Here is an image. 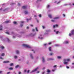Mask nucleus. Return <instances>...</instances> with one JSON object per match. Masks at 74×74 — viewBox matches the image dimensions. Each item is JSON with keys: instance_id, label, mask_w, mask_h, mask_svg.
Listing matches in <instances>:
<instances>
[{"instance_id": "obj_24", "label": "nucleus", "mask_w": 74, "mask_h": 74, "mask_svg": "<svg viewBox=\"0 0 74 74\" xmlns=\"http://www.w3.org/2000/svg\"><path fill=\"white\" fill-rule=\"evenodd\" d=\"M35 29H36V32H38V29H37V27H36Z\"/></svg>"}, {"instance_id": "obj_40", "label": "nucleus", "mask_w": 74, "mask_h": 74, "mask_svg": "<svg viewBox=\"0 0 74 74\" xmlns=\"http://www.w3.org/2000/svg\"><path fill=\"white\" fill-rule=\"evenodd\" d=\"M13 23H14V24H16V23H17L16 22H15V21Z\"/></svg>"}, {"instance_id": "obj_50", "label": "nucleus", "mask_w": 74, "mask_h": 74, "mask_svg": "<svg viewBox=\"0 0 74 74\" xmlns=\"http://www.w3.org/2000/svg\"><path fill=\"white\" fill-rule=\"evenodd\" d=\"M27 29H29V27H27Z\"/></svg>"}, {"instance_id": "obj_3", "label": "nucleus", "mask_w": 74, "mask_h": 74, "mask_svg": "<svg viewBox=\"0 0 74 74\" xmlns=\"http://www.w3.org/2000/svg\"><path fill=\"white\" fill-rule=\"evenodd\" d=\"M23 47L27 48H31L30 46L24 44L23 45Z\"/></svg>"}, {"instance_id": "obj_46", "label": "nucleus", "mask_w": 74, "mask_h": 74, "mask_svg": "<svg viewBox=\"0 0 74 74\" xmlns=\"http://www.w3.org/2000/svg\"><path fill=\"white\" fill-rule=\"evenodd\" d=\"M29 71H30L29 70H28L27 71V73H29Z\"/></svg>"}, {"instance_id": "obj_9", "label": "nucleus", "mask_w": 74, "mask_h": 74, "mask_svg": "<svg viewBox=\"0 0 74 74\" xmlns=\"http://www.w3.org/2000/svg\"><path fill=\"white\" fill-rule=\"evenodd\" d=\"M42 61L43 62H45V59H44V57H42Z\"/></svg>"}, {"instance_id": "obj_44", "label": "nucleus", "mask_w": 74, "mask_h": 74, "mask_svg": "<svg viewBox=\"0 0 74 74\" xmlns=\"http://www.w3.org/2000/svg\"><path fill=\"white\" fill-rule=\"evenodd\" d=\"M53 54H52V53H51L50 54V55H51H51H52Z\"/></svg>"}, {"instance_id": "obj_17", "label": "nucleus", "mask_w": 74, "mask_h": 74, "mask_svg": "<svg viewBox=\"0 0 74 74\" xmlns=\"http://www.w3.org/2000/svg\"><path fill=\"white\" fill-rule=\"evenodd\" d=\"M52 60V59L50 58H48L47 59V60H48V61L51 60Z\"/></svg>"}, {"instance_id": "obj_33", "label": "nucleus", "mask_w": 74, "mask_h": 74, "mask_svg": "<svg viewBox=\"0 0 74 74\" xmlns=\"http://www.w3.org/2000/svg\"><path fill=\"white\" fill-rule=\"evenodd\" d=\"M56 66H57L56 65H54L53 66V68H56Z\"/></svg>"}, {"instance_id": "obj_19", "label": "nucleus", "mask_w": 74, "mask_h": 74, "mask_svg": "<svg viewBox=\"0 0 74 74\" xmlns=\"http://www.w3.org/2000/svg\"><path fill=\"white\" fill-rule=\"evenodd\" d=\"M55 3H57V4H59L60 3V1L58 2V3H57V1H56L55 2Z\"/></svg>"}, {"instance_id": "obj_35", "label": "nucleus", "mask_w": 74, "mask_h": 74, "mask_svg": "<svg viewBox=\"0 0 74 74\" xmlns=\"http://www.w3.org/2000/svg\"><path fill=\"white\" fill-rule=\"evenodd\" d=\"M10 22V21H6V23H9Z\"/></svg>"}, {"instance_id": "obj_45", "label": "nucleus", "mask_w": 74, "mask_h": 74, "mask_svg": "<svg viewBox=\"0 0 74 74\" xmlns=\"http://www.w3.org/2000/svg\"><path fill=\"white\" fill-rule=\"evenodd\" d=\"M42 27L43 29H44V28H45V27H44V26H42Z\"/></svg>"}, {"instance_id": "obj_58", "label": "nucleus", "mask_w": 74, "mask_h": 74, "mask_svg": "<svg viewBox=\"0 0 74 74\" xmlns=\"http://www.w3.org/2000/svg\"><path fill=\"white\" fill-rule=\"evenodd\" d=\"M55 71V70H53V69L52 70V71H53V72H54V71Z\"/></svg>"}, {"instance_id": "obj_62", "label": "nucleus", "mask_w": 74, "mask_h": 74, "mask_svg": "<svg viewBox=\"0 0 74 74\" xmlns=\"http://www.w3.org/2000/svg\"><path fill=\"white\" fill-rule=\"evenodd\" d=\"M37 22H38H38H39V21H38V20H37Z\"/></svg>"}, {"instance_id": "obj_42", "label": "nucleus", "mask_w": 74, "mask_h": 74, "mask_svg": "<svg viewBox=\"0 0 74 74\" xmlns=\"http://www.w3.org/2000/svg\"><path fill=\"white\" fill-rule=\"evenodd\" d=\"M56 34H58V33H59V32L58 31H56Z\"/></svg>"}, {"instance_id": "obj_47", "label": "nucleus", "mask_w": 74, "mask_h": 74, "mask_svg": "<svg viewBox=\"0 0 74 74\" xmlns=\"http://www.w3.org/2000/svg\"><path fill=\"white\" fill-rule=\"evenodd\" d=\"M0 59H3V58L2 57H0Z\"/></svg>"}, {"instance_id": "obj_26", "label": "nucleus", "mask_w": 74, "mask_h": 74, "mask_svg": "<svg viewBox=\"0 0 74 74\" xmlns=\"http://www.w3.org/2000/svg\"><path fill=\"white\" fill-rule=\"evenodd\" d=\"M47 73H49V72H50V71L49 70V69H47Z\"/></svg>"}, {"instance_id": "obj_39", "label": "nucleus", "mask_w": 74, "mask_h": 74, "mask_svg": "<svg viewBox=\"0 0 74 74\" xmlns=\"http://www.w3.org/2000/svg\"><path fill=\"white\" fill-rule=\"evenodd\" d=\"M30 19H31V18L30 19H27V22H28V21H29L30 20Z\"/></svg>"}, {"instance_id": "obj_22", "label": "nucleus", "mask_w": 74, "mask_h": 74, "mask_svg": "<svg viewBox=\"0 0 74 74\" xmlns=\"http://www.w3.org/2000/svg\"><path fill=\"white\" fill-rule=\"evenodd\" d=\"M2 25H1L0 27V30H2Z\"/></svg>"}, {"instance_id": "obj_27", "label": "nucleus", "mask_w": 74, "mask_h": 74, "mask_svg": "<svg viewBox=\"0 0 74 74\" xmlns=\"http://www.w3.org/2000/svg\"><path fill=\"white\" fill-rule=\"evenodd\" d=\"M49 51H51V47H50L49 48Z\"/></svg>"}, {"instance_id": "obj_54", "label": "nucleus", "mask_w": 74, "mask_h": 74, "mask_svg": "<svg viewBox=\"0 0 74 74\" xmlns=\"http://www.w3.org/2000/svg\"><path fill=\"white\" fill-rule=\"evenodd\" d=\"M30 26H31V27H33V25H31Z\"/></svg>"}, {"instance_id": "obj_41", "label": "nucleus", "mask_w": 74, "mask_h": 74, "mask_svg": "<svg viewBox=\"0 0 74 74\" xmlns=\"http://www.w3.org/2000/svg\"><path fill=\"white\" fill-rule=\"evenodd\" d=\"M32 51H34V53L35 52V51H34V49H32Z\"/></svg>"}, {"instance_id": "obj_12", "label": "nucleus", "mask_w": 74, "mask_h": 74, "mask_svg": "<svg viewBox=\"0 0 74 74\" xmlns=\"http://www.w3.org/2000/svg\"><path fill=\"white\" fill-rule=\"evenodd\" d=\"M30 56L32 59H33V57L32 56V54H30Z\"/></svg>"}, {"instance_id": "obj_18", "label": "nucleus", "mask_w": 74, "mask_h": 74, "mask_svg": "<svg viewBox=\"0 0 74 74\" xmlns=\"http://www.w3.org/2000/svg\"><path fill=\"white\" fill-rule=\"evenodd\" d=\"M24 13L25 14H28V12H27V11H25Z\"/></svg>"}, {"instance_id": "obj_11", "label": "nucleus", "mask_w": 74, "mask_h": 74, "mask_svg": "<svg viewBox=\"0 0 74 74\" xmlns=\"http://www.w3.org/2000/svg\"><path fill=\"white\" fill-rule=\"evenodd\" d=\"M57 58L58 59H62V56H58L57 57Z\"/></svg>"}, {"instance_id": "obj_48", "label": "nucleus", "mask_w": 74, "mask_h": 74, "mask_svg": "<svg viewBox=\"0 0 74 74\" xmlns=\"http://www.w3.org/2000/svg\"><path fill=\"white\" fill-rule=\"evenodd\" d=\"M26 72V70H24V73H25Z\"/></svg>"}, {"instance_id": "obj_57", "label": "nucleus", "mask_w": 74, "mask_h": 74, "mask_svg": "<svg viewBox=\"0 0 74 74\" xmlns=\"http://www.w3.org/2000/svg\"><path fill=\"white\" fill-rule=\"evenodd\" d=\"M10 73V72H8V73H7V74H9V73Z\"/></svg>"}, {"instance_id": "obj_2", "label": "nucleus", "mask_w": 74, "mask_h": 74, "mask_svg": "<svg viewBox=\"0 0 74 74\" xmlns=\"http://www.w3.org/2000/svg\"><path fill=\"white\" fill-rule=\"evenodd\" d=\"M44 37V35H43L42 34H40L38 37V38L39 39L42 40L44 38V37Z\"/></svg>"}, {"instance_id": "obj_13", "label": "nucleus", "mask_w": 74, "mask_h": 74, "mask_svg": "<svg viewBox=\"0 0 74 74\" xmlns=\"http://www.w3.org/2000/svg\"><path fill=\"white\" fill-rule=\"evenodd\" d=\"M16 52L17 54H18L19 53V51L18 50L16 51Z\"/></svg>"}, {"instance_id": "obj_38", "label": "nucleus", "mask_w": 74, "mask_h": 74, "mask_svg": "<svg viewBox=\"0 0 74 74\" xmlns=\"http://www.w3.org/2000/svg\"><path fill=\"white\" fill-rule=\"evenodd\" d=\"M39 17H40V18H41V14H39Z\"/></svg>"}, {"instance_id": "obj_37", "label": "nucleus", "mask_w": 74, "mask_h": 74, "mask_svg": "<svg viewBox=\"0 0 74 74\" xmlns=\"http://www.w3.org/2000/svg\"><path fill=\"white\" fill-rule=\"evenodd\" d=\"M6 33L7 34H10V33L8 32H6Z\"/></svg>"}, {"instance_id": "obj_1", "label": "nucleus", "mask_w": 74, "mask_h": 74, "mask_svg": "<svg viewBox=\"0 0 74 74\" xmlns=\"http://www.w3.org/2000/svg\"><path fill=\"white\" fill-rule=\"evenodd\" d=\"M70 60L68 59H64V63L65 64H67L69 63V62Z\"/></svg>"}, {"instance_id": "obj_32", "label": "nucleus", "mask_w": 74, "mask_h": 74, "mask_svg": "<svg viewBox=\"0 0 74 74\" xmlns=\"http://www.w3.org/2000/svg\"><path fill=\"white\" fill-rule=\"evenodd\" d=\"M5 55V54L4 53H2L1 55V56H4Z\"/></svg>"}, {"instance_id": "obj_43", "label": "nucleus", "mask_w": 74, "mask_h": 74, "mask_svg": "<svg viewBox=\"0 0 74 74\" xmlns=\"http://www.w3.org/2000/svg\"><path fill=\"white\" fill-rule=\"evenodd\" d=\"M23 22H24L23 21H21V23H23Z\"/></svg>"}, {"instance_id": "obj_49", "label": "nucleus", "mask_w": 74, "mask_h": 74, "mask_svg": "<svg viewBox=\"0 0 74 74\" xmlns=\"http://www.w3.org/2000/svg\"><path fill=\"white\" fill-rule=\"evenodd\" d=\"M34 17H35V18L37 17V16L36 15H34Z\"/></svg>"}, {"instance_id": "obj_21", "label": "nucleus", "mask_w": 74, "mask_h": 74, "mask_svg": "<svg viewBox=\"0 0 74 74\" xmlns=\"http://www.w3.org/2000/svg\"><path fill=\"white\" fill-rule=\"evenodd\" d=\"M48 45V44H47V43H45V44H44V45L45 46H47V45Z\"/></svg>"}, {"instance_id": "obj_25", "label": "nucleus", "mask_w": 74, "mask_h": 74, "mask_svg": "<svg viewBox=\"0 0 74 74\" xmlns=\"http://www.w3.org/2000/svg\"><path fill=\"white\" fill-rule=\"evenodd\" d=\"M55 46L56 47H59V45L56 44L55 45Z\"/></svg>"}, {"instance_id": "obj_20", "label": "nucleus", "mask_w": 74, "mask_h": 74, "mask_svg": "<svg viewBox=\"0 0 74 74\" xmlns=\"http://www.w3.org/2000/svg\"><path fill=\"white\" fill-rule=\"evenodd\" d=\"M22 8L24 9H25V8H26V6H23L22 7Z\"/></svg>"}, {"instance_id": "obj_51", "label": "nucleus", "mask_w": 74, "mask_h": 74, "mask_svg": "<svg viewBox=\"0 0 74 74\" xmlns=\"http://www.w3.org/2000/svg\"><path fill=\"white\" fill-rule=\"evenodd\" d=\"M45 73V71H44L42 73V74H44Z\"/></svg>"}, {"instance_id": "obj_55", "label": "nucleus", "mask_w": 74, "mask_h": 74, "mask_svg": "<svg viewBox=\"0 0 74 74\" xmlns=\"http://www.w3.org/2000/svg\"><path fill=\"white\" fill-rule=\"evenodd\" d=\"M21 72H18V74H21Z\"/></svg>"}, {"instance_id": "obj_15", "label": "nucleus", "mask_w": 74, "mask_h": 74, "mask_svg": "<svg viewBox=\"0 0 74 74\" xmlns=\"http://www.w3.org/2000/svg\"><path fill=\"white\" fill-rule=\"evenodd\" d=\"M48 16L49 18H52V15H51V14H49Z\"/></svg>"}, {"instance_id": "obj_53", "label": "nucleus", "mask_w": 74, "mask_h": 74, "mask_svg": "<svg viewBox=\"0 0 74 74\" xmlns=\"http://www.w3.org/2000/svg\"><path fill=\"white\" fill-rule=\"evenodd\" d=\"M40 73V71H37L36 73Z\"/></svg>"}, {"instance_id": "obj_29", "label": "nucleus", "mask_w": 74, "mask_h": 74, "mask_svg": "<svg viewBox=\"0 0 74 74\" xmlns=\"http://www.w3.org/2000/svg\"><path fill=\"white\" fill-rule=\"evenodd\" d=\"M6 39L8 42H10V40H9V39H8V38H6Z\"/></svg>"}, {"instance_id": "obj_56", "label": "nucleus", "mask_w": 74, "mask_h": 74, "mask_svg": "<svg viewBox=\"0 0 74 74\" xmlns=\"http://www.w3.org/2000/svg\"><path fill=\"white\" fill-rule=\"evenodd\" d=\"M63 16H64V17L65 16V15H64V14H63Z\"/></svg>"}, {"instance_id": "obj_7", "label": "nucleus", "mask_w": 74, "mask_h": 74, "mask_svg": "<svg viewBox=\"0 0 74 74\" xmlns=\"http://www.w3.org/2000/svg\"><path fill=\"white\" fill-rule=\"evenodd\" d=\"M69 41L67 40H66L64 42V44H69Z\"/></svg>"}, {"instance_id": "obj_8", "label": "nucleus", "mask_w": 74, "mask_h": 74, "mask_svg": "<svg viewBox=\"0 0 74 74\" xmlns=\"http://www.w3.org/2000/svg\"><path fill=\"white\" fill-rule=\"evenodd\" d=\"M58 26V25H54L53 26V28H55V27H57Z\"/></svg>"}, {"instance_id": "obj_60", "label": "nucleus", "mask_w": 74, "mask_h": 74, "mask_svg": "<svg viewBox=\"0 0 74 74\" xmlns=\"http://www.w3.org/2000/svg\"><path fill=\"white\" fill-rule=\"evenodd\" d=\"M21 27H22V26H23V25H21Z\"/></svg>"}, {"instance_id": "obj_34", "label": "nucleus", "mask_w": 74, "mask_h": 74, "mask_svg": "<svg viewBox=\"0 0 74 74\" xmlns=\"http://www.w3.org/2000/svg\"><path fill=\"white\" fill-rule=\"evenodd\" d=\"M52 42H49L48 43V45H51V44H52Z\"/></svg>"}, {"instance_id": "obj_64", "label": "nucleus", "mask_w": 74, "mask_h": 74, "mask_svg": "<svg viewBox=\"0 0 74 74\" xmlns=\"http://www.w3.org/2000/svg\"><path fill=\"white\" fill-rule=\"evenodd\" d=\"M30 36H33V34H31L30 35Z\"/></svg>"}, {"instance_id": "obj_4", "label": "nucleus", "mask_w": 74, "mask_h": 74, "mask_svg": "<svg viewBox=\"0 0 74 74\" xmlns=\"http://www.w3.org/2000/svg\"><path fill=\"white\" fill-rule=\"evenodd\" d=\"M72 35H74V30L73 29L71 31V33L69 34V36H71Z\"/></svg>"}, {"instance_id": "obj_28", "label": "nucleus", "mask_w": 74, "mask_h": 74, "mask_svg": "<svg viewBox=\"0 0 74 74\" xmlns=\"http://www.w3.org/2000/svg\"><path fill=\"white\" fill-rule=\"evenodd\" d=\"M13 64H14L13 63H11L10 64V66H13Z\"/></svg>"}, {"instance_id": "obj_10", "label": "nucleus", "mask_w": 74, "mask_h": 74, "mask_svg": "<svg viewBox=\"0 0 74 74\" xmlns=\"http://www.w3.org/2000/svg\"><path fill=\"white\" fill-rule=\"evenodd\" d=\"M0 48H1L2 49H4V47L3 46H0Z\"/></svg>"}, {"instance_id": "obj_31", "label": "nucleus", "mask_w": 74, "mask_h": 74, "mask_svg": "<svg viewBox=\"0 0 74 74\" xmlns=\"http://www.w3.org/2000/svg\"><path fill=\"white\" fill-rule=\"evenodd\" d=\"M9 70H12L13 69V68L12 67H10V68H9Z\"/></svg>"}, {"instance_id": "obj_23", "label": "nucleus", "mask_w": 74, "mask_h": 74, "mask_svg": "<svg viewBox=\"0 0 74 74\" xmlns=\"http://www.w3.org/2000/svg\"><path fill=\"white\" fill-rule=\"evenodd\" d=\"M47 8H49L50 7V5H47Z\"/></svg>"}, {"instance_id": "obj_36", "label": "nucleus", "mask_w": 74, "mask_h": 74, "mask_svg": "<svg viewBox=\"0 0 74 74\" xmlns=\"http://www.w3.org/2000/svg\"><path fill=\"white\" fill-rule=\"evenodd\" d=\"M19 67V65H17L15 66V68H18Z\"/></svg>"}, {"instance_id": "obj_6", "label": "nucleus", "mask_w": 74, "mask_h": 74, "mask_svg": "<svg viewBox=\"0 0 74 74\" xmlns=\"http://www.w3.org/2000/svg\"><path fill=\"white\" fill-rule=\"evenodd\" d=\"M59 18V17H55L54 18V20H51V22H55V19H58Z\"/></svg>"}, {"instance_id": "obj_52", "label": "nucleus", "mask_w": 74, "mask_h": 74, "mask_svg": "<svg viewBox=\"0 0 74 74\" xmlns=\"http://www.w3.org/2000/svg\"><path fill=\"white\" fill-rule=\"evenodd\" d=\"M67 69H69V67L68 66H66Z\"/></svg>"}, {"instance_id": "obj_5", "label": "nucleus", "mask_w": 74, "mask_h": 74, "mask_svg": "<svg viewBox=\"0 0 74 74\" xmlns=\"http://www.w3.org/2000/svg\"><path fill=\"white\" fill-rule=\"evenodd\" d=\"M39 68V67H37L35 69L33 70L31 73H34V72H35L36 71H37L38 69Z\"/></svg>"}, {"instance_id": "obj_59", "label": "nucleus", "mask_w": 74, "mask_h": 74, "mask_svg": "<svg viewBox=\"0 0 74 74\" xmlns=\"http://www.w3.org/2000/svg\"><path fill=\"white\" fill-rule=\"evenodd\" d=\"M32 31H33V32H34V29H32Z\"/></svg>"}, {"instance_id": "obj_16", "label": "nucleus", "mask_w": 74, "mask_h": 74, "mask_svg": "<svg viewBox=\"0 0 74 74\" xmlns=\"http://www.w3.org/2000/svg\"><path fill=\"white\" fill-rule=\"evenodd\" d=\"M3 63H9V61H7L3 62Z\"/></svg>"}, {"instance_id": "obj_30", "label": "nucleus", "mask_w": 74, "mask_h": 74, "mask_svg": "<svg viewBox=\"0 0 74 74\" xmlns=\"http://www.w3.org/2000/svg\"><path fill=\"white\" fill-rule=\"evenodd\" d=\"M14 58H15V59H16V58H18V57L16 56H14Z\"/></svg>"}, {"instance_id": "obj_14", "label": "nucleus", "mask_w": 74, "mask_h": 74, "mask_svg": "<svg viewBox=\"0 0 74 74\" xmlns=\"http://www.w3.org/2000/svg\"><path fill=\"white\" fill-rule=\"evenodd\" d=\"M48 32L47 31H46V32H45L44 34L45 35H47V34H48Z\"/></svg>"}, {"instance_id": "obj_61", "label": "nucleus", "mask_w": 74, "mask_h": 74, "mask_svg": "<svg viewBox=\"0 0 74 74\" xmlns=\"http://www.w3.org/2000/svg\"><path fill=\"white\" fill-rule=\"evenodd\" d=\"M54 32H56V30L55 29V30H54Z\"/></svg>"}, {"instance_id": "obj_63", "label": "nucleus", "mask_w": 74, "mask_h": 74, "mask_svg": "<svg viewBox=\"0 0 74 74\" xmlns=\"http://www.w3.org/2000/svg\"><path fill=\"white\" fill-rule=\"evenodd\" d=\"M18 5H20V4L19 3H18Z\"/></svg>"}]
</instances>
